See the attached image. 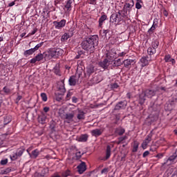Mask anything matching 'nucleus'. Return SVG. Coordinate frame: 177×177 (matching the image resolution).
I'll return each instance as SVG.
<instances>
[{"mask_svg":"<svg viewBox=\"0 0 177 177\" xmlns=\"http://www.w3.org/2000/svg\"><path fill=\"white\" fill-rule=\"evenodd\" d=\"M99 38L96 36H93L82 43V48L84 50L89 52V53H93L95 50V46H97Z\"/></svg>","mask_w":177,"mask_h":177,"instance_id":"1","label":"nucleus"},{"mask_svg":"<svg viewBox=\"0 0 177 177\" xmlns=\"http://www.w3.org/2000/svg\"><path fill=\"white\" fill-rule=\"evenodd\" d=\"M63 55V50L60 48H50L44 53L45 60H50V59H57L59 56Z\"/></svg>","mask_w":177,"mask_h":177,"instance_id":"2","label":"nucleus"},{"mask_svg":"<svg viewBox=\"0 0 177 177\" xmlns=\"http://www.w3.org/2000/svg\"><path fill=\"white\" fill-rule=\"evenodd\" d=\"M153 96H156V91L153 90H146L140 94L138 102L140 104H143L146 102V99H151Z\"/></svg>","mask_w":177,"mask_h":177,"instance_id":"3","label":"nucleus"},{"mask_svg":"<svg viewBox=\"0 0 177 177\" xmlns=\"http://www.w3.org/2000/svg\"><path fill=\"white\" fill-rule=\"evenodd\" d=\"M66 19H62L59 21H55L53 22L55 26V28H56V30H62V28H63V27L66 26Z\"/></svg>","mask_w":177,"mask_h":177,"instance_id":"4","label":"nucleus"},{"mask_svg":"<svg viewBox=\"0 0 177 177\" xmlns=\"http://www.w3.org/2000/svg\"><path fill=\"white\" fill-rule=\"evenodd\" d=\"M74 115H75V114L74 113V111H73L72 113H66L65 115L61 117L64 120H66V122H68V124H70V122H73Z\"/></svg>","mask_w":177,"mask_h":177,"instance_id":"5","label":"nucleus"},{"mask_svg":"<svg viewBox=\"0 0 177 177\" xmlns=\"http://www.w3.org/2000/svg\"><path fill=\"white\" fill-rule=\"evenodd\" d=\"M135 5V3L133 2V0H129L128 3H126L124 6V10H126L127 13H129L131 10H132V8H133Z\"/></svg>","mask_w":177,"mask_h":177,"instance_id":"6","label":"nucleus"},{"mask_svg":"<svg viewBox=\"0 0 177 177\" xmlns=\"http://www.w3.org/2000/svg\"><path fill=\"white\" fill-rule=\"evenodd\" d=\"M74 113L75 114H77V120H85V112H84V111L77 109L74 110Z\"/></svg>","mask_w":177,"mask_h":177,"instance_id":"7","label":"nucleus"},{"mask_svg":"<svg viewBox=\"0 0 177 177\" xmlns=\"http://www.w3.org/2000/svg\"><path fill=\"white\" fill-rule=\"evenodd\" d=\"M44 57L45 58V53H44V54H38L35 57L30 59V63L34 64V63H37V62H41V60L44 59Z\"/></svg>","mask_w":177,"mask_h":177,"instance_id":"8","label":"nucleus"},{"mask_svg":"<svg viewBox=\"0 0 177 177\" xmlns=\"http://www.w3.org/2000/svg\"><path fill=\"white\" fill-rule=\"evenodd\" d=\"M151 142V134H149L145 140L142 142L141 147L145 150L147 149V145Z\"/></svg>","mask_w":177,"mask_h":177,"instance_id":"9","label":"nucleus"},{"mask_svg":"<svg viewBox=\"0 0 177 177\" xmlns=\"http://www.w3.org/2000/svg\"><path fill=\"white\" fill-rule=\"evenodd\" d=\"M93 73H95V67H93L92 65H90L86 67L84 75L85 77H90L91 74H93Z\"/></svg>","mask_w":177,"mask_h":177,"instance_id":"10","label":"nucleus"},{"mask_svg":"<svg viewBox=\"0 0 177 177\" xmlns=\"http://www.w3.org/2000/svg\"><path fill=\"white\" fill-rule=\"evenodd\" d=\"M113 63V61H109V59H105L104 61L99 62V66L102 68H107L110 64Z\"/></svg>","mask_w":177,"mask_h":177,"instance_id":"11","label":"nucleus"},{"mask_svg":"<svg viewBox=\"0 0 177 177\" xmlns=\"http://www.w3.org/2000/svg\"><path fill=\"white\" fill-rule=\"evenodd\" d=\"M80 80H78V78H77L74 75L71 76L68 80L69 85L71 86H75V85H77V84H78Z\"/></svg>","mask_w":177,"mask_h":177,"instance_id":"12","label":"nucleus"},{"mask_svg":"<svg viewBox=\"0 0 177 177\" xmlns=\"http://www.w3.org/2000/svg\"><path fill=\"white\" fill-rule=\"evenodd\" d=\"M91 133L92 136H95V138H97V136H100L102 133H103V130L102 129H95L91 131Z\"/></svg>","mask_w":177,"mask_h":177,"instance_id":"13","label":"nucleus"},{"mask_svg":"<svg viewBox=\"0 0 177 177\" xmlns=\"http://www.w3.org/2000/svg\"><path fill=\"white\" fill-rule=\"evenodd\" d=\"M77 171L79 174H84L86 171V165H85V162H82L77 166Z\"/></svg>","mask_w":177,"mask_h":177,"instance_id":"14","label":"nucleus"},{"mask_svg":"<svg viewBox=\"0 0 177 177\" xmlns=\"http://www.w3.org/2000/svg\"><path fill=\"white\" fill-rule=\"evenodd\" d=\"M111 20H113L115 23H120L121 21V14L119 12L118 14L111 15Z\"/></svg>","mask_w":177,"mask_h":177,"instance_id":"15","label":"nucleus"},{"mask_svg":"<svg viewBox=\"0 0 177 177\" xmlns=\"http://www.w3.org/2000/svg\"><path fill=\"white\" fill-rule=\"evenodd\" d=\"M46 114L41 113V115L38 117V121L40 124H45V122H46Z\"/></svg>","mask_w":177,"mask_h":177,"instance_id":"16","label":"nucleus"},{"mask_svg":"<svg viewBox=\"0 0 177 177\" xmlns=\"http://www.w3.org/2000/svg\"><path fill=\"white\" fill-rule=\"evenodd\" d=\"M127 107V102H120L116 104L115 110H121V109H125Z\"/></svg>","mask_w":177,"mask_h":177,"instance_id":"17","label":"nucleus"},{"mask_svg":"<svg viewBox=\"0 0 177 177\" xmlns=\"http://www.w3.org/2000/svg\"><path fill=\"white\" fill-rule=\"evenodd\" d=\"M125 133V129L122 127H118L115 130V134L118 135L119 136H121Z\"/></svg>","mask_w":177,"mask_h":177,"instance_id":"18","label":"nucleus"},{"mask_svg":"<svg viewBox=\"0 0 177 177\" xmlns=\"http://www.w3.org/2000/svg\"><path fill=\"white\" fill-rule=\"evenodd\" d=\"M142 67H146L149 64V60L147 57H142L140 60Z\"/></svg>","mask_w":177,"mask_h":177,"instance_id":"19","label":"nucleus"},{"mask_svg":"<svg viewBox=\"0 0 177 177\" xmlns=\"http://www.w3.org/2000/svg\"><path fill=\"white\" fill-rule=\"evenodd\" d=\"M28 154L32 158H37V157L39 156V151L38 149H35L32 151V154L30 152H28Z\"/></svg>","mask_w":177,"mask_h":177,"instance_id":"20","label":"nucleus"},{"mask_svg":"<svg viewBox=\"0 0 177 177\" xmlns=\"http://www.w3.org/2000/svg\"><path fill=\"white\" fill-rule=\"evenodd\" d=\"M78 142H86L88 140V135L82 134L77 138Z\"/></svg>","mask_w":177,"mask_h":177,"instance_id":"21","label":"nucleus"},{"mask_svg":"<svg viewBox=\"0 0 177 177\" xmlns=\"http://www.w3.org/2000/svg\"><path fill=\"white\" fill-rule=\"evenodd\" d=\"M76 78L78 79V80L80 81V80H82V69H81L80 71L77 70L76 71V73H75V75H74Z\"/></svg>","mask_w":177,"mask_h":177,"instance_id":"22","label":"nucleus"},{"mask_svg":"<svg viewBox=\"0 0 177 177\" xmlns=\"http://www.w3.org/2000/svg\"><path fill=\"white\" fill-rule=\"evenodd\" d=\"M132 63H135V61L133 59H127L124 61V65L125 67H129Z\"/></svg>","mask_w":177,"mask_h":177,"instance_id":"23","label":"nucleus"},{"mask_svg":"<svg viewBox=\"0 0 177 177\" xmlns=\"http://www.w3.org/2000/svg\"><path fill=\"white\" fill-rule=\"evenodd\" d=\"M110 156H111V147H110V145H108L106 147V160L110 158Z\"/></svg>","mask_w":177,"mask_h":177,"instance_id":"24","label":"nucleus"},{"mask_svg":"<svg viewBox=\"0 0 177 177\" xmlns=\"http://www.w3.org/2000/svg\"><path fill=\"white\" fill-rule=\"evenodd\" d=\"M107 19V16L104 15L101 16V17L99 19V26L100 27H102L103 26V22L105 21V20Z\"/></svg>","mask_w":177,"mask_h":177,"instance_id":"25","label":"nucleus"},{"mask_svg":"<svg viewBox=\"0 0 177 177\" xmlns=\"http://www.w3.org/2000/svg\"><path fill=\"white\" fill-rule=\"evenodd\" d=\"M35 52V50H34V48H30L24 52V55L30 56V55H32V53H34Z\"/></svg>","mask_w":177,"mask_h":177,"instance_id":"26","label":"nucleus"},{"mask_svg":"<svg viewBox=\"0 0 177 177\" xmlns=\"http://www.w3.org/2000/svg\"><path fill=\"white\" fill-rule=\"evenodd\" d=\"M70 37H71V36H70V34H68V33H64V34L62 35V38H61V41H62V42H64V41H67V39H68V38H70Z\"/></svg>","mask_w":177,"mask_h":177,"instance_id":"27","label":"nucleus"},{"mask_svg":"<svg viewBox=\"0 0 177 177\" xmlns=\"http://www.w3.org/2000/svg\"><path fill=\"white\" fill-rule=\"evenodd\" d=\"M138 149H139V142H134L133 147V152L136 153V151H138Z\"/></svg>","mask_w":177,"mask_h":177,"instance_id":"28","label":"nucleus"},{"mask_svg":"<svg viewBox=\"0 0 177 177\" xmlns=\"http://www.w3.org/2000/svg\"><path fill=\"white\" fill-rule=\"evenodd\" d=\"M71 175H72L71 171L69 169H67L66 171L62 173L63 177L71 176Z\"/></svg>","mask_w":177,"mask_h":177,"instance_id":"29","label":"nucleus"},{"mask_svg":"<svg viewBox=\"0 0 177 177\" xmlns=\"http://www.w3.org/2000/svg\"><path fill=\"white\" fill-rule=\"evenodd\" d=\"M147 52L149 53V55H154V53H156V48H153V47H149L147 50Z\"/></svg>","mask_w":177,"mask_h":177,"instance_id":"30","label":"nucleus"},{"mask_svg":"<svg viewBox=\"0 0 177 177\" xmlns=\"http://www.w3.org/2000/svg\"><path fill=\"white\" fill-rule=\"evenodd\" d=\"M140 3H142V0H136V9H142V4Z\"/></svg>","mask_w":177,"mask_h":177,"instance_id":"31","label":"nucleus"},{"mask_svg":"<svg viewBox=\"0 0 177 177\" xmlns=\"http://www.w3.org/2000/svg\"><path fill=\"white\" fill-rule=\"evenodd\" d=\"M10 158L12 161H15L19 158V156H17V153H14L10 156Z\"/></svg>","mask_w":177,"mask_h":177,"instance_id":"32","label":"nucleus"},{"mask_svg":"<svg viewBox=\"0 0 177 177\" xmlns=\"http://www.w3.org/2000/svg\"><path fill=\"white\" fill-rule=\"evenodd\" d=\"M65 8L67 10H71V0H68L65 5Z\"/></svg>","mask_w":177,"mask_h":177,"instance_id":"33","label":"nucleus"},{"mask_svg":"<svg viewBox=\"0 0 177 177\" xmlns=\"http://www.w3.org/2000/svg\"><path fill=\"white\" fill-rule=\"evenodd\" d=\"M159 44L160 43L157 40H154L153 41H152V47L155 49H157L158 48Z\"/></svg>","mask_w":177,"mask_h":177,"instance_id":"34","label":"nucleus"},{"mask_svg":"<svg viewBox=\"0 0 177 177\" xmlns=\"http://www.w3.org/2000/svg\"><path fill=\"white\" fill-rule=\"evenodd\" d=\"M44 45V42H41L38 44H37L33 49L35 50V52H36V50H38V49H39V48H41L42 46Z\"/></svg>","mask_w":177,"mask_h":177,"instance_id":"35","label":"nucleus"},{"mask_svg":"<svg viewBox=\"0 0 177 177\" xmlns=\"http://www.w3.org/2000/svg\"><path fill=\"white\" fill-rule=\"evenodd\" d=\"M41 97L43 102H46L48 100V96L46 95V93H42L41 94Z\"/></svg>","mask_w":177,"mask_h":177,"instance_id":"36","label":"nucleus"},{"mask_svg":"<svg viewBox=\"0 0 177 177\" xmlns=\"http://www.w3.org/2000/svg\"><path fill=\"white\" fill-rule=\"evenodd\" d=\"M84 154V152L82 151L77 150V152L75 153L76 157L77 158H80V157Z\"/></svg>","mask_w":177,"mask_h":177,"instance_id":"37","label":"nucleus"},{"mask_svg":"<svg viewBox=\"0 0 177 177\" xmlns=\"http://www.w3.org/2000/svg\"><path fill=\"white\" fill-rule=\"evenodd\" d=\"M155 22H156V19H154L153 24L152 25L151 28H149V32H153V31H154V30H156V26H157V25H154Z\"/></svg>","mask_w":177,"mask_h":177,"instance_id":"38","label":"nucleus"},{"mask_svg":"<svg viewBox=\"0 0 177 177\" xmlns=\"http://www.w3.org/2000/svg\"><path fill=\"white\" fill-rule=\"evenodd\" d=\"M49 172V169H44L41 171V176H45V175H46V174H48Z\"/></svg>","mask_w":177,"mask_h":177,"instance_id":"39","label":"nucleus"},{"mask_svg":"<svg viewBox=\"0 0 177 177\" xmlns=\"http://www.w3.org/2000/svg\"><path fill=\"white\" fill-rule=\"evenodd\" d=\"M3 91L5 93H10V88H9V87H3Z\"/></svg>","mask_w":177,"mask_h":177,"instance_id":"40","label":"nucleus"},{"mask_svg":"<svg viewBox=\"0 0 177 177\" xmlns=\"http://www.w3.org/2000/svg\"><path fill=\"white\" fill-rule=\"evenodd\" d=\"M165 61L166 63L171 62V55H168L165 57Z\"/></svg>","mask_w":177,"mask_h":177,"instance_id":"41","label":"nucleus"},{"mask_svg":"<svg viewBox=\"0 0 177 177\" xmlns=\"http://www.w3.org/2000/svg\"><path fill=\"white\" fill-rule=\"evenodd\" d=\"M127 139H128V136H124L123 137H120V138H119V142H121L124 140H127Z\"/></svg>","mask_w":177,"mask_h":177,"instance_id":"42","label":"nucleus"},{"mask_svg":"<svg viewBox=\"0 0 177 177\" xmlns=\"http://www.w3.org/2000/svg\"><path fill=\"white\" fill-rule=\"evenodd\" d=\"M54 73H55V74H56L57 75H60V71H59V68H54Z\"/></svg>","mask_w":177,"mask_h":177,"instance_id":"43","label":"nucleus"},{"mask_svg":"<svg viewBox=\"0 0 177 177\" xmlns=\"http://www.w3.org/2000/svg\"><path fill=\"white\" fill-rule=\"evenodd\" d=\"M1 165H6L8 164V159H3L1 160Z\"/></svg>","mask_w":177,"mask_h":177,"instance_id":"44","label":"nucleus"},{"mask_svg":"<svg viewBox=\"0 0 177 177\" xmlns=\"http://www.w3.org/2000/svg\"><path fill=\"white\" fill-rule=\"evenodd\" d=\"M112 89H117L118 88V84L117 83H113L111 85Z\"/></svg>","mask_w":177,"mask_h":177,"instance_id":"45","label":"nucleus"},{"mask_svg":"<svg viewBox=\"0 0 177 177\" xmlns=\"http://www.w3.org/2000/svg\"><path fill=\"white\" fill-rule=\"evenodd\" d=\"M107 172H109V169H107V168H104L101 171L102 174H105V175H106L107 174Z\"/></svg>","mask_w":177,"mask_h":177,"instance_id":"46","label":"nucleus"},{"mask_svg":"<svg viewBox=\"0 0 177 177\" xmlns=\"http://www.w3.org/2000/svg\"><path fill=\"white\" fill-rule=\"evenodd\" d=\"M16 153L18 157H21V156H23V151L21 150H19Z\"/></svg>","mask_w":177,"mask_h":177,"instance_id":"47","label":"nucleus"},{"mask_svg":"<svg viewBox=\"0 0 177 177\" xmlns=\"http://www.w3.org/2000/svg\"><path fill=\"white\" fill-rule=\"evenodd\" d=\"M22 96L21 95H18L17 97V101H16V103H19V102H20V100H21L22 99Z\"/></svg>","mask_w":177,"mask_h":177,"instance_id":"48","label":"nucleus"},{"mask_svg":"<svg viewBox=\"0 0 177 177\" xmlns=\"http://www.w3.org/2000/svg\"><path fill=\"white\" fill-rule=\"evenodd\" d=\"M149 154H150V153L149 152V151H146L143 153V157H147V156H149Z\"/></svg>","mask_w":177,"mask_h":177,"instance_id":"49","label":"nucleus"},{"mask_svg":"<svg viewBox=\"0 0 177 177\" xmlns=\"http://www.w3.org/2000/svg\"><path fill=\"white\" fill-rule=\"evenodd\" d=\"M126 55H127V53L122 52V53H119L118 56H120V57H122V56H125Z\"/></svg>","mask_w":177,"mask_h":177,"instance_id":"50","label":"nucleus"},{"mask_svg":"<svg viewBox=\"0 0 177 177\" xmlns=\"http://www.w3.org/2000/svg\"><path fill=\"white\" fill-rule=\"evenodd\" d=\"M61 92H62V93H64V92H66V88H64V86H62V87L60 88Z\"/></svg>","mask_w":177,"mask_h":177,"instance_id":"51","label":"nucleus"},{"mask_svg":"<svg viewBox=\"0 0 177 177\" xmlns=\"http://www.w3.org/2000/svg\"><path fill=\"white\" fill-rule=\"evenodd\" d=\"M62 176V175H60L59 173H55L53 175V177H60Z\"/></svg>","mask_w":177,"mask_h":177,"instance_id":"52","label":"nucleus"},{"mask_svg":"<svg viewBox=\"0 0 177 177\" xmlns=\"http://www.w3.org/2000/svg\"><path fill=\"white\" fill-rule=\"evenodd\" d=\"M44 113H48V111H49V107L45 106L44 108Z\"/></svg>","mask_w":177,"mask_h":177,"instance_id":"53","label":"nucleus"},{"mask_svg":"<svg viewBox=\"0 0 177 177\" xmlns=\"http://www.w3.org/2000/svg\"><path fill=\"white\" fill-rule=\"evenodd\" d=\"M72 101H73V103H77V102H78V100L77 99V97H73L72 98Z\"/></svg>","mask_w":177,"mask_h":177,"instance_id":"54","label":"nucleus"},{"mask_svg":"<svg viewBox=\"0 0 177 177\" xmlns=\"http://www.w3.org/2000/svg\"><path fill=\"white\" fill-rule=\"evenodd\" d=\"M37 31V28L33 29V30H32V32H30V35H34V34H35Z\"/></svg>","mask_w":177,"mask_h":177,"instance_id":"55","label":"nucleus"},{"mask_svg":"<svg viewBox=\"0 0 177 177\" xmlns=\"http://www.w3.org/2000/svg\"><path fill=\"white\" fill-rule=\"evenodd\" d=\"M6 120H8V117H6L4 119V124L6 125V124H9V122H10V120H8V121H6Z\"/></svg>","mask_w":177,"mask_h":177,"instance_id":"56","label":"nucleus"},{"mask_svg":"<svg viewBox=\"0 0 177 177\" xmlns=\"http://www.w3.org/2000/svg\"><path fill=\"white\" fill-rule=\"evenodd\" d=\"M90 3H91V5H95L96 3V0H90Z\"/></svg>","mask_w":177,"mask_h":177,"instance_id":"57","label":"nucleus"},{"mask_svg":"<svg viewBox=\"0 0 177 177\" xmlns=\"http://www.w3.org/2000/svg\"><path fill=\"white\" fill-rule=\"evenodd\" d=\"M8 6H15V1H12L8 4Z\"/></svg>","mask_w":177,"mask_h":177,"instance_id":"58","label":"nucleus"},{"mask_svg":"<svg viewBox=\"0 0 177 177\" xmlns=\"http://www.w3.org/2000/svg\"><path fill=\"white\" fill-rule=\"evenodd\" d=\"M169 62H171L173 64H175V59H174L171 58Z\"/></svg>","mask_w":177,"mask_h":177,"instance_id":"59","label":"nucleus"},{"mask_svg":"<svg viewBox=\"0 0 177 177\" xmlns=\"http://www.w3.org/2000/svg\"><path fill=\"white\" fill-rule=\"evenodd\" d=\"M70 96H71V93H68L66 95L67 97H70Z\"/></svg>","mask_w":177,"mask_h":177,"instance_id":"60","label":"nucleus"},{"mask_svg":"<svg viewBox=\"0 0 177 177\" xmlns=\"http://www.w3.org/2000/svg\"><path fill=\"white\" fill-rule=\"evenodd\" d=\"M157 157H158V158H161L162 157V154H158Z\"/></svg>","mask_w":177,"mask_h":177,"instance_id":"61","label":"nucleus"},{"mask_svg":"<svg viewBox=\"0 0 177 177\" xmlns=\"http://www.w3.org/2000/svg\"><path fill=\"white\" fill-rule=\"evenodd\" d=\"M25 36H26V33H22V34L21 35V38H23V37H25Z\"/></svg>","mask_w":177,"mask_h":177,"instance_id":"62","label":"nucleus"},{"mask_svg":"<svg viewBox=\"0 0 177 177\" xmlns=\"http://www.w3.org/2000/svg\"><path fill=\"white\" fill-rule=\"evenodd\" d=\"M2 104V99H0V106Z\"/></svg>","mask_w":177,"mask_h":177,"instance_id":"63","label":"nucleus"},{"mask_svg":"<svg viewBox=\"0 0 177 177\" xmlns=\"http://www.w3.org/2000/svg\"><path fill=\"white\" fill-rule=\"evenodd\" d=\"M8 172H10V169H7Z\"/></svg>","mask_w":177,"mask_h":177,"instance_id":"64","label":"nucleus"}]
</instances>
